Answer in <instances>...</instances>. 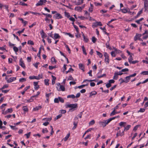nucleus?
<instances>
[{
  "label": "nucleus",
  "instance_id": "ea45409f",
  "mask_svg": "<svg viewBox=\"0 0 148 148\" xmlns=\"http://www.w3.org/2000/svg\"><path fill=\"white\" fill-rule=\"evenodd\" d=\"M88 85V84H85L82 85L78 87L79 88L81 89L84 88L85 86Z\"/></svg>",
  "mask_w": 148,
  "mask_h": 148
},
{
  "label": "nucleus",
  "instance_id": "f8f14e48",
  "mask_svg": "<svg viewBox=\"0 0 148 148\" xmlns=\"http://www.w3.org/2000/svg\"><path fill=\"white\" fill-rule=\"evenodd\" d=\"M20 65L23 68H25V66L24 63H23L22 58H21L20 60Z\"/></svg>",
  "mask_w": 148,
  "mask_h": 148
},
{
  "label": "nucleus",
  "instance_id": "f257e3e1",
  "mask_svg": "<svg viewBox=\"0 0 148 148\" xmlns=\"http://www.w3.org/2000/svg\"><path fill=\"white\" fill-rule=\"evenodd\" d=\"M66 108H71L70 109V110L73 109V110H74V109L76 108L77 107V104L76 103L75 104H70L69 103H67L66 104Z\"/></svg>",
  "mask_w": 148,
  "mask_h": 148
},
{
  "label": "nucleus",
  "instance_id": "2f4dec72",
  "mask_svg": "<svg viewBox=\"0 0 148 148\" xmlns=\"http://www.w3.org/2000/svg\"><path fill=\"white\" fill-rule=\"evenodd\" d=\"M70 135V134L68 133V134L64 138V141H66L67 140L68 138H69Z\"/></svg>",
  "mask_w": 148,
  "mask_h": 148
},
{
  "label": "nucleus",
  "instance_id": "f704fd0d",
  "mask_svg": "<svg viewBox=\"0 0 148 148\" xmlns=\"http://www.w3.org/2000/svg\"><path fill=\"white\" fill-rule=\"evenodd\" d=\"M40 94V92L39 91H38L37 93V94L36 95L32 96L31 97V99H32V98H33L34 97H37Z\"/></svg>",
  "mask_w": 148,
  "mask_h": 148
},
{
  "label": "nucleus",
  "instance_id": "dca6fc26",
  "mask_svg": "<svg viewBox=\"0 0 148 148\" xmlns=\"http://www.w3.org/2000/svg\"><path fill=\"white\" fill-rule=\"evenodd\" d=\"M126 125V122H121L119 123V125L121 127H125Z\"/></svg>",
  "mask_w": 148,
  "mask_h": 148
},
{
  "label": "nucleus",
  "instance_id": "a878e982",
  "mask_svg": "<svg viewBox=\"0 0 148 148\" xmlns=\"http://www.w3.org/2000/svg\"><path fill=\"white\" fill-rule=\"evenodd\" d=\"M19 19L22 21V22L24 24V26H25L26 24L27 23V22L26 21H24V20L22 18H19Z\"/></svg>",
  "mask_w": 148,
  "mask_h": 148
},
{
  "label": "nucleus",
  "instance_id": "f3484780",
  "mask_svg": "<svg viewBox=\"0 0 148 148\" xmlns=\"http://www.w3.org/2000/svg\"><path fill=\"white\" fill-rule=\"evenodd\" d=\"M131 126L130 125H128L124 127V129L123 131H127L129 130L130 128L131 127Z\"/></svg>",
  "mask_w": 148,
  "mask_h": 148
},
{
  "label": "nucleus",
  "instance_id": "ddd939ff",
  "mask_svg": "<svg viewBox=\"0 0 148 148\" xmlns=\"http://www.w3.org/2000/svg\"><path fill=\"white\" fill-rule=\"evenodd\" d=\"M40 34L42 38L43 39L47 37L46 34L45 33L43 30H42L40 31Z\"/></svg>",
  "mask_w": 148,
  "mask_h": 148
},
{
  "label": "nucleus",
  "instance_id": "6e6d98bb",
  "mask_svg": "<svg viewBox=\"0 0 148 148\" xmlns=\"http://www.w3.org/2000/svg\"><path fill=\"white\" fill-rule=\"evenodd\" d=\"M19 5H26L27 6V4L26 3H24V2L20 1H19V3L18 4Z\"/></svg>",
  "mask_w": 148,
  "mask_h": 148
},
{
  "label": "nucleus",
  "instance_id": "13d9d810",
  "mask_svg": "<svg viewBox=\"0 0 148 148\" xmlns=\"http://www.w3.org/2000/svg\"><path fill=\"white\" fill-rule=\"evenodd\" d=\"M44 82L45 83V84L46 85H49V80L47 79H45L44 80Z\"/></svg>",
  "mask_w": 148,
  "mask_h": 148
},
{
  "label": "nucleus",
  "instance_id": "c756f323",
  "mask_svg": "<svg viewBox=\"0 0 148 148\" xmlns=\"http://www.w3.org/2000/svg\"><path fill=\"white\" fill-rule=\"evenodd\" d=\"M64 45L65 46V47H66L67 50L68 51H69V53H71V50L70 49V48H69L68 46L66 45L65 43H64Z\"/></svg>",
  "mask_w": 148,
  "mask_h": 148
},
{
  "label": "nucleus",
  "instance_id": "bf43d9fd",
  "mask_svg": "<svg viewBox=\"0 0 148 148\" xmlns=\"http://www.w3.org/2000/svg\"><path fill=\"white\" fill-rule=\"evenodd\" d=\"M73 27H74V28L75 29L76 32H77V33H78L79 29H78V27L75 25H73Z\"/></svg>",
  "mask_w": 148,
  "mask_h": 148
},
{
  "label": "nucleus",
  "instance_id": "a211bd4d",
  "mask_svg": "<svg viewBox=\"0 0 148 148\" xmlns=\"http://www.w3.org/2000/svg\"><path fill=\"white\" fill-rule=\"evenodd\" d=\"M127 9L125 8H124L123 9H120V11H121V12L123 13H127Z\"/></svg>",
  "mask_w": 148,
  "mask_h": 148
},
{
  "label": "nucleus",
  "instance_id": "7c9ffc66",
  "mask_svg": "<svg viewBox=\"0 0 148 148\" xmlns=\"http://www.w3.org/2000/svg\"><path fill=\"white\" fill-rule=\"evenodd\" d=\"M82 51L83 53L85 54V55H87V53L86 52V49L84 46H82Z\"/></svg>",
  "mask_w": 148,
  "mask_h": 148
},
{
  "label": "nucleus",
  "instance_id": "37998d69",
  "mask_svg": "<svg viewBox=\"0 0 148 148\" xmlns=\"http://www.w3.org/2000/svg\"><path fill=\"white\" fill-rule=\"evenodd\" d=\"M64 14L65 16L68 18H69L70 17V15L69 13L65 12H64Z\"/></svg>",
  "mask_w": 148,
  "mask_h": 148
},
{
  "label": "nucleus",
  "instance_id": "680f3d73",
  "mask_svg": "<svg viewBox=\"0 0 148 148\" xmlns=\"http://www.w3.org/2000/svg\"><path fill=\"white\" fill-rule=\"evenodd\" d=\"M10 127L11 129L15 130H16L18 129L17 128L15 127L14 126L10 125Z\"/></svg>",
  "mask_w": 148,
  "mask_h": 148
},
{
  "label": "nucleus",
  "instance_id": "39448f33",
  "mask_svg": "<svg viewBox=\"0 0 148 148\" xmlns=\"http://www.w3.org/2000/svg\"><path fill=\"white\" fill-rule=\"evenodd\" d=\"M2 113L4 115H5L8 113H11L13 111L12 108H8L6 111H5V109L2 110Z\"/></svg>",
  "mask_w": 148,
  "mask_h": 148
},
{
  "label": "nucleus",
  "instance_id": "0e129e2a",
  "mask_svg": "<svg viewBox=\"0 0 148 148\" xmlns=\"http://www.w3.org/2000/svg\"><path fill=\"white\" fill-rule=\"evenodd\" d=\"M94 4L96 6H101V5H102L101 3H98L97 2H95Z\"/></svg>",
  "mask_w": 148,
  "mask_h": 148
},
{
  "label": "nucleus",
  "instance_id": "4be33fe9",
  "mask_svg": "<svg viewBox=\"0 0 148 148\" xmlns=\"http://www.w3.org/2000/svg\"><path fill=\"white\" fill-rule=\"evenodd\" d=\"M118 75L117 73L116 72L114 73V75L113 77V79L115 80H117L118 78Z\"/></svg>",
  "mask_w": 148,
  "mask_h": 148
},
{
  "label": "nucleus",
  "instance_id": "20e7f679",
  "mask_svg": "<svg viewBox=\"0 0 148 148\" xmlns=\"http://www.w3.org/2000/svg\"><path fill=\"white\" fill-rule=\"evenodd\" d=\"M105 57L104 60L107 64H109L110 60L109 55L106 52H104L103 54Z\"/></svg>",
  "mask_w": 148,
  "mask_h": 148
},
{
  "label": "nucleus",
  "instance_id": "603ef678",
  "mask_svg": "<svg viewBox=\"0 0 148 148\" xmlns=\"http://www.w3.org/2000/svg\"><path fill=\"white\" fill-rule=\"evenodd\" d=\"M48 132V131L47 128L43 129L42 130V132L43 133H46Z\"/></svg>",
  "mask_w": 148,
  "mask_h": 148
},
{
  "label": "nucleus",
  "instance_id": "72a5a7b5",
  "mask_svg": "<svg viewBox=\"0 0 148 148\" xmlns=\"http://www.w3.org/2000/svg\"><path fill=\"white\" fill-rule=\"evenodd\" d=\"M13 49L14 51L15 52L16 54H17V52L18 51V48L17 47H16L15 46L13 47Z\"/></svg>",
  "mask_w": 148,
  "mask_h": 148
},
{
  "label": "nucleus",
  "instance_id": "aec40b11",
  "mask_svg": "<svg viewBox=\"0 0 148 148\" xmlns=\"http://www.w3.org/2000/svg\"><path fill=\"white\" fill-rule=\"evenodd\" d=\"M75 10L79 12H81L82 11L81 8H80V6H77L75 7Z\"/></svg>",
  "mask_w": 148,
  "mask_h": 148
},
{
  "label": "nucleus",
  "instance_id": "c85d7f7f",
  "mask_svg": "<svg viewBox=\"0 0 148 148\" xmlns=\"http://www.w3.org/2000/svg\"><path fill=\"white\" fill-rule=\"evenodd\" d=\"M97 55L98 56L99 58H102L103 56V54L99 51H96Z\"/></svg>",
  "mask_w": 148,
  "mask_h": 148
},
{
  "label": "nucleus",
  "instance_id": "473e14b6",
  "mask_svg": "<svg viewBox=\"0 0 148 148\" xmlns=\"http://www.w3.org/2000/svg\"><path fill=\"white\" fill-rule=\"evenodd\" d=\"M51 62L52 63H56L57 62V61L56 60L55 58L53 57L51 58Z\"/></svg>",
  "mask_w": 148,
  "mask_h": 148
},
{
  "label": "nucleus",
  "instance_id": "79ce46f5",
  "mask_svg": "<svg viewBox=\"0 0 148 148\" xmlns=\"http://www.w3.org/2000/svg\"><path fill=\"white\" fill-rule=\"evenodd\" d=\"M141 74L143 75H148V71H145L141 72L140 73Z\"/></svg>",
  "mask_w": 148,
  "mask_h": 148
},
{
  "label": "nucleus",
  "instance_id": "8fccbe9b",
  "mask_svg": "<svg viewBox=\"0 0 148 148\" xmlns=\"http://www.w3.org/2000/svg\"><path fill=\"white\" fill-rule=\"evenodd\" d=\"M95 123V121L94 120H92L89 123V125H93Z\"/></svg>",
  "mask_w": 148,
  "mask_h": 148
},
{
  "label": "nucleus",
  "instance_id": "2eb2a0df",
  "mask_svg": "<svg viewBox=\"0 0 148 148\" xmlns=\"http://www.w3.org/2000/svg\"><path fill=\"white\" fill-rule=\"evenodd\" d=\"M79 68L80 69L82 70L83 72L84 71V65L83 64L81 63H80L79 64Z\"/></svg>",
  "mask_w": 148,
  "mask_h": 148
},
{
  "label": "nucleus",
  "instance_id": "5fc2aeb1",
  "mask_svg": "<svg viewBox=\"0 0 148 148\" xmlns=\"http://www.w3.org/2000/svg\"><path fill=\"white\" fill-rule=\"evenodd\" d=\"M96 40H97V39L95 37L93 36L92 37V42H93L94 43H95V42Z\"/></svg>",
  "mask_w": 148,
  "mask_h": 148
},
{
  "label": "nucleus",
  "instance_id": "e2e57ef3",
  "mask_svg": "<svg viewBox=\"0 0 148 148\" xmlns=\"http://www.w3.org/2000/svg\"><path fill=\"white\" fill-rule=\"evenodd\" d=\"M111 55L112 57H115L116 55V54L115 53V51H112L111 53Z\"/></svg>",
  "mask_w": 148,
  "mask_h": 148
},
{
  "label": "nucleus",
  "instance_id": "864d4df0",
  "mask_svg": "<svg viewBox=\"0 0 148 148\" xmlns=\"http://www.w3.org/2000/svg\"><path fill=\"white\" fill-rule=\"evenodd\" d=\"M58 99H59V101L61 103H63L64 102V100L62 98L60 97H58Z\"/></svg>",
  "mask_w": 148,
  "mask_h": 148
},
{
  "label": "nucleus",
  "instance_id": "a18cd8bd",
  "mask_svg": "<svg viewBox=\"0 0 148 148\" xmlns=\"http://www.w3.org/2000/svg\"><path fill=\"white\" fill-rule=\"evenodd\" d=\"M145 108H140L139 110L138 111V112H143L145 111Z\"/></svg>",
  "mask_w": 148,
  "mask_h": 148
},
{
  "label": "nucleus",
  "instance_id": "6ab92c4d",
  "mask_svg": "<svg viewBox=\"0 0 148 148\" xmlns=\"http://www.w3.org/2000/svg\"><path fill=\"white\" fill-rule=\"evenodd\" d=\"M42 107L41 106H39L33 108V110L34 111H36L42 108Z\"/></svg>",
  "mask_w": 148,
  "mask_h": 148
},
{
  "label": "nucleus",
  "instance_id": "393cba45",
  "mask_svg": "<svg viewBox=\"0 0 148 148\" xmlns=\"http://www.w3.org/2000/svg\"><path fill=\"white\" fill-rule=\"evenodd\" d=\"M29 78L30 79H35L37 80H39V78H38L37 76H30L29 77Z\"/></svg>",
  "mask_w": 148,
  "mask_h": 148
},
{
  "label": "nucleus",
  "instance_id": "052dcab7",
  "mask_svg": "<svg viewBox=\"0 0 148 148\" xmlns=\"http://www.w3.org/2000/svg\"><path fill=\"white\" fill-rule=\"evenodd\" d=\"M115 81L114 79H110L108 81V83L111 84L114 83Z\"/></svg>",
  "mask_w": 148,
  "mask_h": 148
},
{
  "label": "nucleus",
  "instance_id": "1a4fd4ad",
  "mask_svg": "<svg viewBox=\"0 0 148 148\" xmlns=\"http://www.w3.org/2000/svg\"><path fill=\"white\" fill-rule=\"evenodd\" d=\"M16 79V77H10L8 80H7V82L8 83L11 82Z\"/></svg>",
  "mask_w": 148,
  "mask_h": 148
},
{
  "label": "nucleus",
  "instance_id": "cd10ccee",
  "mask_svg": "<svg viewBox=\"0 0 148 148\" xmlns=\"http://www.w3.org/2000/svg\"><path fill=\"white\" fill-rule=\"evenodd\" d=\"M130 75L125 77V83H127L129 82V80L130 79Z\"/></svg>",
  "mask_w": 148,
  "mask_h": 148
},
{
  "label": "nucleus",
  "instance_id": "0eeeda50",
  "mask_svg": "<svg viewBox=\"0 0 148 148\" xmlns=\"http://www.w3.org/2000/svg\"><path fill=\"white\" fill-rule=\"evenodd\" d=\"M47 2L46 0H40V1L36 4V6L42 5L44 4Z\"/></svg>",
  "mask_w": 148,
  "mask_h": 148
},
{
  "label": "nucleus",
  "instance_id": "774afa93",
  "mask_svg": "<svg viewBox=\"0 0 148 148\" xmlns=\"http://www.w3.org/2000/svg\"><path fill=\"white\" fill-rule=\"evenodd\" d=\"M26 80V79L25 78H21L19 79V81L20 82H23L25 81Z\"/></svg>",
  "mask_w": 148,
  "mask_h": 148
},
{
  "label": "nucleus",
  "instance_id": "338daca9",
  "mask_svg": "<svg viewBox=\"0 0 148 148\" xmlns=\"http://www.w3.org/2000/svg\"><path fill=\"white\" fill-rule=\"evenodd\" d=\"M31 133L30 132H29L27 134H25V135L26 136L27 138H28L30 136Z\"/></svg>",
  "mask_w": 148,
  "mask_h": 148
},
{
  "label": "nucleus",
  "instance_id": "e433bc0d",
  "mask_svg": "<svg viewBox=\"0 0 148 148\" xmlns=\"http://www.w3.org/2000/svg\"><path fill=\"white\" fill-rule=\"evenodd\" d=\"M23 110L25 112H27L28 111V109L27 106H24L23 107Z\"/></svg>",
  "mask_w": 148,
  "mask_h": 148
},
{
  "label": "nucleus",
  "instance_id": "5701e85b",
  "mask_svg": "<svg viewBox=\"0 0 148 148\" xmlns=\"http://www.w3.org/2000/svg\"><path fill=\"white\" fill-rule=\"evenodd\" d=\"M143 11V9H141L140 11L137 13V15L136 16V18H137L140 14H142Z\"/></svg>",
  "mask_w": 148,
  "mask_h": 148
},
{
  "label": "nucleus",
  "instance_id": "423d86ee",
  "mask_svg": "<svg viewBox=\"0 0 148 148\" xmlns=\"http://www.w3.org/2000/svg\"><path fill=\"white\" fill-rule=\"evenodd\" d=\"M102 25V23L100 22L96 21L93 23L92 25V27L93 28L97 27L98 26H101Z\"/></svg>",
  "mask_w": 148,
  "mask_h": 148
},
{
  "label": "nucleus",
  "instance_id": "9d476101",
  "mask_svg": "<svg viewBox=\"0 0 148 148\" xmlns=\"http://www.w3.org/2000/svg\"><path fill=\"white\" fill-rule=\"evenodd\" d=\"M60 38V36L58 34L55 33L54 34V36L53 38L54 40H56L57 39H59Z\"/></svg>",
  "mask_w": 148,
  "mask_h": 148
},
{
  "label": "nucleus",
  "instance_id": "c9c22d12",
  "mask_svg": "<svg viewBox=\"0 0 148 148\" xmlns=\"http://www.w3.org/2000/svg\"><path fill=\"white\" fill-rule=\"evenodd\" d=\"M78 1L76 4L77 5H80L82 4L83 3V0H78Z\"/></svg>",
  "mask_w": 148,
  "mask_h": 148
},
{
  "label": "nucleus",
  "instance_id": "9b49d317",
  "mask_svg": "<svg viewBox=\"0 0 148 148\" xmlns=\"http://www.w3.org/2000/svg\"><path fill=\"white\" fill-rule=\"evenodd\" d=\"M54 16L56 19H59L62 18V15L59 13H57L54 15Z\"/></svg>",
  "mask_w": 148,
  "mask_h": 148
},
{
  "label": "nucleus",
  "instance_id": "de8ad7c7",
  "mask_svg": "<svg viewBox=\"0 0 148 148\" xmlns=\"http://www.w3.org/2000/svg\"><path fill=\"white\" fill-rule=\"evenodd\" d=\"M8 86L7 84L4 85L3 87L1 88H0V90L4 89L5 88H7Z\"/></svg>",
  "mask_w": 148,
  "mask_h": 148
},
{
  "label": "nucleus",
  "instance_id": "7ed1b4c3",
  "mask_svg": "<svg viewBox=\"0 0 148 148\" xmlns=\"http://www.w3.org/2000/svg\"><path fill=\"white\" fill-rule=\"evenodd\" d=\"M56 84L57 85L56 88H57L58 90L59 91H65V88L63 86L60 85V83H58Z\"/></svg>",
  "mask_w": 148,
  "mask_h": 148
},
{
  "label": "nucleus",
  "instance_id": "bb28decb",
  "mask_svg": "<svg viewBox=\"0 0 148 148\" xmlns=\"http://www.w3.org/2000/svg\"><path fill=\"white\" fill-rule=\"evenodd\" d=\"M124 131H123L122 132H121V131L120 130L117 133L119 134V136H121L124 135Z\"/></svg>",
  "mask_w": 148,
  "mask_h": 148
},
{
  "label": "nucleus",
  "instance_id": "a19ab883",
  "mask_svg": "<svg viewBox=\"0 0 148 148\" xmlns=\"http://www.w3.org/2000/svg\"><path fill=\"white\" fill-rule=\"evenodd\" d=\"M84 41L86 42H88V39L86 37L84 34L83 35Z\"/></svg>",
  "mask_w": 148,
  "mask_h": 148
},
{
  "label": "nucleus",
  "instance_id": "4d7b16f0",
  "mask_svg": "<svg viewBox=\"0 0 148 148\" xmlns=\"http://www.w3.org/2000/svg\"><path fill=\"white\" fill-rule=\"evenodd\" d=\"M7 105V104L4 103L0 107V108L1 109H3L4 108L5 109V107Z\"/></svg>",
  "mask_w": 148,
  "mask_h": 148
},
{
  "label": "nucleus",
  "instance_id": "3c124183",
  "mask_svg": "<svg viewBox=\"0 0 148 148\" xmlns=\"http://www.w3.org/2000/svg\"><path fill=\"white\" fill-rule=\"evenodd\" d=\"M65 34L66 35H68L69 37H70L71 38H73L74 37L73 35L71 34L70 33H65Z\"/></svg>",
  "mask_w": 148,
  "mask_h": 148
},
{
  "label": "nucleus",
  "instance_id": "4468645a",
  "mask_svg": "<svg viewBox=\"0 0 148 148\" xmlns=\"http://www.w3.org/2000/svg\"><path fill=\"white\" fill-rule=\"evenodd\" d=\"M97 93V92L95 91H92L89 93V97H91L92 96L96 95Z\"/></svg>",
  "mask_w": 148,
  "mask_h": 148
},
{
  "label": "nucleus",
  "instance_id": "69168bd1",
  "mask_svg": "<svg viewBox=\"0 0 148 148\" xmlns=\"http://www.w3.org/2000/svg\"><path fill=\"white\" fill-rule=\"evenodd\" d=\"M27 44L32 45H34L33 42L31 40H29L27 42Z\"/></svg>",
  "mask_w": 148,
  "mask_h": 148
},
{
  "label": "nucleus",
  "instance_id": "b1692460",
  "mask_svg": "<svg viewBox=\"0 0 148 148\" xmlns=\"http://www.w3.org/2000/svg\"><path fill=\"white\" fill-rule=\"evenodd\" d=\"M144 6V7H148V1L147 0H145Z\"/></svg>",
  "mask_w": 148,
  "mask_h": 148
},
{
  "label": "nucleus",
  "instance_id": "412c9836",
  "mask_svg": "<svg viewBox=\"0 0 148 148\" xmlns=\"http://www.w3.org/2000/svg\"><path fill=\"white\" fill-rule=\"evenodd\" d=\"M132 56L133 55H130L128 58V60L130 64L131 63V62L132 61V60H133V57Z\"/></svg>",
  "mask_w": 148,
  "mask_h": 148
},
{
  "label": "nucleus",
  "instance_id": "09e8293b",
  "mask_svg": "<svg viewBox=\"0 0 148 148\" xmlns=\"http://www.w3.org/2000/svg\"><path fill=\"white\" fill-rule=\"evenodd\" d=\"M118 117H119V116H115V117H113L112 118H110L108 119V121H109V122H110L112 120L115 119V118H118Z\"/></svg>",
  "mask_w": 148,
  "mask_h": 148
},
{
  "label": "nucleus",
  "instance_id": "c03bdc74",
  "mask_svg": "<svg viewBox=\"0 0 148 148\" xmlns=\"http://www.w3.org/2000/svg\"><path fill=\"white\" fill-rule=\"evenodd\" d=\"M75 96L73 95H68L67 96V98H71L73 99L75 98Z\"/></svg>",
  "mask_w": 148,
  "mask_h": 148
},
{
  "label": "nucleus",
  "instance_id": "6e6552de",
  "mask_svg": "<svg viewBox=\"0 0 148 148\" xmlns=\"http://www.w3.org/2000/svg\"><path fill=\"white\" fill-rule=\"evenodd\" d=\"M38 82H39L38 81V82H34L33 83L34 88L36 90H38L39 88V86L38 85Z\"/></svg>",
  "mask_w": 148,
  "mask_h": 148
},
{
  "label": "nucleus",
  "instance_id": "58836bf2",
  "mask_svg": "<svg viewBox=\"0 0 148 148\" xmlns=\"http://www.w3.org/2000/svg\"><path fill=\"white\" fill-rule=\"evenodd\" d=\"M118 113L117 112H115V110H114L110 114V116H112Z\"/></svg>",
  "mask_w": 148,
  "mask_h": 148
},
{
  "label": "nucleus",
  "instance_id": "49530a36",
  "mask_svg": "<svg viewBox=\"0 0 148 148\" xmlns=\"http://www.w3.org/2000/svg\"><path fill=\"white\" fill-rule=\"evenodd\" d=\"M73 124L74 125V126L72 128V130H74L76 128L77 125V123L75 122H74L73 123Z\"/></svg>",
  "mask_w": 148,
  "mask_h": 148
},
{
  "label": "nucleus",
  "instance_id": "4c0bfd02",
  "mask_svg": "<svg viewBox=\"0 0 148 148\" xmlns=\"http://www.w3.org/2000/svg\"><path fill=\"white\" fill-rule=\"evenodd\" d=\"M51 93H47L46 94V97L47 98L46 99L48 101L49 97V96H51Z\"/></svg>",
  "mask_w": 148,
  "mask_h": 148
},
{
  "label": "nucleus",
  "instance_id": "f03ea898",
  "mask_svg": "<svg viewBox=\"0 0 148 148\" xmlns=\"http://www.w3.org/2000/svg\"><path fill=\"white\" fill-rule=\"evenodd\" d=\"M110 123L108 119L103 120V121H99V123L100 125L102 127H105L108 123Z\"/></svg>",
  "mask_w": 148,
  "mask_h": 148
}]
</instances>
